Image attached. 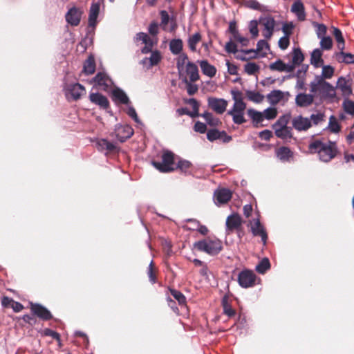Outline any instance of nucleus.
I'll use <instances>...</instances> for the list:
<instances>
[{
  "label": "nucleus",
  "instance_id": "43",
  "mask_svg": "<svg viewBox=\"0 0 354 354\" xmlns=\"http://www.w3.org/2000/svg\"><path fill=\"white\" fill-rule=\"evenodd\" d=\"M328 129L333 133H338L340 131L341 127L335 116L330 115L329 118Z\"/></svg>",
  "mask_w": 354,
  "mask_h": 354
},
{
  "label": "nucleus",
  "instance_id": "34",
  "mask_svg": "<svg viewBox=\"0 0 354 354\" xmlns=\"http://www.w3.org/2000/svg\"><path fill=\"white\" fill-rule=\"evenodd\" d=\"M336 58L339 62L347 64H354V54L344 53L343 50L336 54Z\"/></svg>",
  "mask_w": 354,
  "mask_h": 354
},
{
  "label": "nucleus",
  "instance_id": "15",
  "mask_svg": "<svg viewBox=\"0 0 354 354\" xmlns=\"http://www.w3.org/2000/svg\"><path fill=\"white\" fill-rule=\"evenodd\" d=\"M183 75L181 76L183 79L189 77L190 82H196L199 80L200 75L198 73V68L196 64L193 62H187L185 71L183 70Z\"/></svg>",
  "mask_w": 354,
  "mask_h": 354
},
{
  "label": "nucleus",
  "instance_id": "18",
  "mask_svg": "<svg viewBox=\"0 0 354 354\" xmlns=\"http://www.w3.org/2000/svg\"><path fill=\"white\" fill-rule=\"evenodd\" d=\"M90 101L98 106L100 109H106L109 106V102L107 97L99 93H91L89 95Z\"/></svg>",
  "mask_w": 354,
  "mask_h": 354
},
{
  "label": "nucleus",
  "instance_id": "10",
  "mask_svg": "<svg viewBox=\"0 0 354 354\" xmlns=\"http://www.w3.org/2000/svg\"><path fill=\"white\" fill-rule=\"evenodd\" d=\"M291 123L292 127L298 131H306L311 127L310 119L301 115L292 118Z\"/></svg>",
  "mask_w": 354,
  "mask_h": 354
},
{
  "label": "nucleus",
  "instance_id": "32",
  "mask_svg": "<svg viewBox=\"0 0 354 354\" xmlns=\"http://www.w3.org/2000/svg\"><path fill=\"white\" fill-rule=\"evenodd\" d=\"M277 137L283 140H289L292 138L291 127H285L274 129Z\"/></svg>",
  "mask_w": 354,
  "mask_h": 354
},
{
  "label": "nucleus",
  "instance_id": "63",
  "mask_svg": "<svg viewBox=\"0 0 354 354\" xmlns=\"http://www.w3.org/2000/svg\"><path fill=\"white\" fill-rule=\"evenodd\" d=\"M145 44V47L142 48L141 52L144 54H147L149 52H151L153 42L152 39L149 37L148 39L145 42H144Z\"/></svg>",
  "mask_w": 354,
  "mask_h": 354
},
{
  "label": "nucleus",
  "instance_id": "52",
  "mask_svg": "<svg viewBox=\"0 0 354 354\" xmlns=\"http://www.w3.org/2000/svg\"><path fill=\"white\" fill-rule=\"evenodd\" d=\"M263 119L266 120H272L277 117V111L276 108L274 107H269L266 109H265L263 112Z\"/></svg>",
  "mask_w": 354,
  "mask_h": 354
},
{
  "label": "nucleus",
  "instance_id": "42",
  "mask_svg": "<svg viewBox=\"0 0 354 354\" xmlns=\"http://www.w3.org/2000/svg\"><path fill=\"white\" fill-rule=\"evenodd\" d=\"M333 35L337 42V48L340 50H343L344 48V39L341 30L337 28L333 27Z\"/></svg>",
  "mask_w": 354,
  "mask_h": 354
},
{
  "label": "nucleus",
  "instance_id": "28",
  "mask_svg": "<svg viewBox=\"0 0 354 354\" xmlns=\"http://www.w3.org/2000/svg\"><path fill=\"white\" fill-rule=\"evenodd\" d=\"M160 60L161 55L160 52L158 50H155L151 52L150 57H146L144 59H142V63L143 64L147 65L148 68H150L153 66L157 65Z\"/></svg>",
  "mask_w": 354,
  "mask_h": 354
},
{
  "label": "nucleus",
  "instance_id": "51",
  "mask_svg": "<svg viewBox=\"0 0 354 354\" xmlns=\"http://www.w3.org/2000/svg\"><path fill=\"white\" fill-rule=\"evenodd\" d=\"M183 82L186 84L187 91L189 95H192L198 91V86L192 84L193 82L189 81L186 77L183 79Z\"/></svg>",
  "mask_w": 354,
  "mask_h": 354
},
{
  "label": "nucleus",
  "instance_id": "37",
  "mask_svg": "<svg viewBox=\"0 0 354 354\" xmlns=\"http://www.w3.org/2000/svg\"><path fill=\"white\" fill-rule=\"evenodd\" d=\"M97 147L100 151H111L115 149L114 144L110 142L106 139H100L97 142Z\"/></svg>",
  "mask_w": 354,
  "mask_h": 354
},
{
  "label": "nucleus",
  "instance_id": "60",
  "mask_svg": "<svg viewBox=\"0 0 354 354\" xmlns=\"http://www.w3.org/2000/svg\"><path fill=\"white\" fill-rule=\"evenodd\" d=\"M191 162L188 160H181L178 162L177 167L184 173H187L189 169L191 167Z\"/></svg>",
  "mask_w": 354,
  "mask_h": 354
},
{
  "label": "nucleus",
  "instance_id": "17",
  "mask_svg": "<svg viewBox=\"0 0 354 354\" xmlns=\"http://www.w3.org/2000/svg\"><path fill=\"white\" fill-rule=\"evenodd\" d=\"M250 225L251 231L253 235L261 236L262 242L263 243V244H266L268 236L263 226L260 223L259 219H254L253 221L250 222Z\"/></svg>",
  "mask_w": 354,
  "mask_h": 354
},
{
  "label": "nucleus",
  "instance_id": "20",
  "mask_svg": "<svg viewBox=\"0 0 354 354\" xmlns=\"http://www.w3.org/2000/svg\"><path fill=\"white\" fill-rule=\"evenodd\" d=\"M93 81L104 91H106L113 84L112 80L104 73L100 72L95 76Z\"/></svg>",
  "mask_w": 354,
  "mask_h": 354
},
{
  "label": "nucleus",
  "instance_id": "46",
  "mask_svg": "<svg viewBox=\"0 0 354 354\" xmlns=\"http://www.w3.org/2000/svg\"><path fill=\"white\" fill-rule=\"evenodd\" d=\"M304 57L300 48H295L292 51V62L293 64L299 65L304 61Z\"/></svg>",
  "mask_w": 354,
  "mask_h": 354
},
{
  "label": "nucleus",
  "instance_id": "14",
  "mask_svg": "<svg viewBox=\"0 0 354 354\" xmlns=\"http://www.w3.org/2000/svg\"><path fill=\"white\" fill-rule=\"evenodd\" d=\"M232 195L231 191L228 189H218L214 193V203L217 205L225 204L231 199Z\"/></svg>",
  "mask_w": 354,
  "mask_h": 354
},
{
  "label": "nucleus",
  "instance_id": "41",
  "mask_svg": "<svg viewBox=\"0 0 354 354\" xmlns=\"http://www.w3.org/2000/svg\"><path fill=\"white\" fill-rule=\"evenodd\" d=\"M277 156L281 160L286 161L292 156V152L289 148L282 147L277 150Z\"/></svg>",
  "mask_w": 354,
  "mask_h": 354
},
{
  "label": "nucleus",
  "instance_id": "7",
  "mask_svg": "<svg viewBox=\"0 0 354 354\" xmlns=\"http://www.w3.org/2000/svg\"><path fill=\"white\" fill-rule=\"evenodd\" d=\"M260 24L263 26V36L266 39H270L274 32L276 21L272 16H266L259 19Z\"/></svg>",
  "mask_w": 354,
  "mask_h": 354
},
{
  "label": "nucleus",
  "instance_id": "22",
  "mask_svg": "<svg viewBox=\"0 0 354 354\" xmlns=\"http://www.w3.org/2000/svg\"><path fill=\"white\" fill-rule=\"evenodd\" d=\"M82 12L81 11L73 7L71 8L66 15V21L71 26H77L81 19Z\"/></svg>",
  "mask_w": 354,
  "mask_h": 354
},
{
  "label": "nucleus",
  "instance_id": "27",
  "mask_svg": "<svg viewBox=\"0 0 354 354\" xmlns=\"http://www.w3.org/2000/svg\"><path fill=\"white\" fill-rule=\"evenodd\" d=\"M203 73L209 77H213L216 73V68L207 60L198 62Z\"/></svg>",
  "mask_w": 354,
  "mask_h": 354
},
{
  "label": "nucleus",
  "instance_id": "40",
  "mask_svg": "<svg viewBox=\"0 0 354 354\" xmlns=\"http://www.w3.org/2000/svg\"><path fill=\"white\" fill-rule=\"evenodd\" d=\"M322 74L320 75H315V77H321L322 78V80H324L326 79H330L334 75V72H335L334 68L330 65H325V66L322 65Z\"/></svg>",
  "mask_w": 354,
  "mask_h": 354
},
{
  "label": "nucleus",
  "instance_id": "21",
  "mask_svg": "<svg viewBox=\"0 0 354 354\" xmlns=\"http://www.w3.org/2000/svg\"><path fill=\"white\" fill-rule=\"evenodd\" d=\"M31 310L38 317L44 320H49L52 318L50 312L40 304H31Z\"/></svg>",
  "mask_w": 354,
  "mask_h": 354
},
{
  "label": "nucleus",
  "instance_id": "13",
  "mask_svg": "<svg viewBox=\"0 0 354 354\" xmlns=\"http://www.w3.org/2000/svg\"><path fill=\"white\" fill-rule=\"evenodd\" d=\"M85 93L86 90L84 86L79 83L70 84L66 88V96H71V97L75 100L80 99V97Z\"/></svg>",
  "mask_w": 354,
  "mask_h": 354
},
{
  "label": "nucleus",
  "instance_id": "3",
  "mask_svg": "<svg viewBox=\"0 0 354 354\" xmlns=\"http://www.w3.org/2000/svg\"><path fill=\"white\" fill-rule=\"evenodd\" d=\"M231 93L234 103L232 108L228 111L227 114L232 117V120L235 124H241L246 121L244 117L246 104L243 101L241 92L232 91Z\"/></svg>",
  "mask_w": 354,
  "mask_h": 354
},
{
  "label": "nucleus",
  "instance_id": "6",
  "mask_svg": "<svg viewBox=\"0 0 354 354\" xmlns=\"http://www.w3.org/2000/svg\"><path fill=\"white\" fill-rule=\"evenodd\" d=\"M256 274L250 270H243L238 275V283L243 288L252 287L255 284Z\"/></svg>",
  "mask_w": 354,
  "mask_h": 354
},
{
  "label": "nucleus",
  "instance_id": "9",
  "mask_svg": "<svg viewBox=\"0 0 354 354\" xmlns=\"http://www.w3.org/2000/svg\"><path fill=\"white\" fill-rule=\"evenodd\" d=\"M289 97V92L280 90H273L267 95L268 100L272 105H276L279 102L284 104L288 102Z\"/></svg>",
  "mask_w": 354,
  "mask_h": 354
},
{
  "label": "nucleus",
  "instance_id": "49",
  "mask_svg": "<svg viewBox=\"0 0 354 354\" xmlns=\"http://www.w3.org/2000/svg\"><path fill=\"white\" fill-rule=\"evenodd\" d=\"M342 104L344 111L350 115H354V102L349 100L348 97H344Z\"/></svg>",
  "mask_w": 354,
  "mask_h": 354
},
{
  "label": "nucleus",
  "instance_id": "45",
  "mask_svg": "<svg viewBox=\"0 0 354 354\" xmlns=\"http://www.w3.org/2000/svg\"><path fill=\"white\" fill-rule=\"evenodd\" d=\"M270 267V264L268 259L264 258L256 266V270L260 274H264Z\"/></svg>",
  "mask_w": 354,
  "mask_h": 354
},
{
  "label": "nucleus",
  "instance_id": "54",
  "mask_svg": "<svg viewBox=\"0 0 354 354\" xmlns=\"http://www.w3.org/2000/svg\"><path fill=\"white\" fill-rule=\"evenodd\" d=\"M171 295L176 299L180 305H185L186 303V298L180 291L171 289Z\"/></svg>",
  "mask_w": 354,
  "mask_h": 354
},
{
  "label": "nucleus",
  "instance_id": "26",
  "mask_svg": "<svg viewBox=\"0 0 354 354\" xmlns=\"http://www.w3.org/2000/svg\"><path fill=\"white\" fill-rule=\"evenodd\" d=\"M112 98L115 103L129 104V99L127 94L120 88H115L112 92Z\"/></svg>",
  "mask_w": 354,
  "mask_h": 354
},
{
  "label": "nucleus",
  "instance_id": "36",
  "mask_svg": "<svg viewBox=\"0 0 354 354\" xmlns=\"http://www.w3.org/2000/svg\"><path fill=\"white\" fill-rule=\"evenodd\" d=\"M201 40V35L200 32H196L192 36H189L187 39V44L189 49L192 52L196 50V46Z\"/></svg>",
  "mask_w": 354,
  "mask_h": 354
},
{
  "label": "nucleus",
  "instance_id": "55",
  "mask_svg": "<svg viewBox=\"0 0 354 354\" xmlns=\"http://www.w3.org/2000/svg\"><path fill=\"white\" fill-rule=\"evenodd\" d=\"M247 97L250 101L256 103L261 102L263 99V96L262 95L255 91H248Z\"/></svg>",
  "mask_w": 354,
  "mask_h": 354
},
{
  "label": "nucleus",
  "instance_id": "16",
  "mask_svg": "<svg viewBox=\"0 0 354 354\" xmlns=\"http://www.w3.org/2000/svg\"><path fill=\"white\" fill-rule=\"evenodd\" d=\"M207 138L211 142L219 140L223 143H227L232 140L231 136H227L225 131H220L216 129L209 130L207 133Z\"/></svg>",
  "mask_w": 354,
  "mask_h": 354
},
{
  "label": "nucleus",
  "instance_id": "5",
  "mask_svg": "<svg viewBox=\"0 0 354 354\" xmlns=\"http://www.w3.org/2000/svg\"><path fill=\"white\" fill-rule=\"evenodd\" d=\"M152 165L161 172H170L175 169L174 154L165 151L162 156V162L152 161Z\"/></svg>",
  "mask_w": 354,
  "mask_h": 354
},
{
  "label": "nucleus",
  "instance_id": "47",
  "mask_svg": "<svg viewBox=\"0 0 354 354\" xmlns=\"http://www.w3.org/2000/svg\"><path fill=\"white\" fill-rule=\"evenodd\" d=\"M311 121V126L318 125L325 120V115L322 112H317L316 113L311 114L310 117L308 118Z\"/></svg>",
  "mask_w": 354,
  "mask_h": 354
},
{
  "label": "nucleus",
  "instance_id": "33",
  "mask_svg": "<svg viewBox=\"0 0 354 354\" xmlns=\"http://www.w3.org/2000/svg\"><path fill=\"white\" fill-rule=\"evenodd\" d=\"M95 71V62L93 56H89L85 61L83 66L82 73L88 75L94 73Z\"/></svg>",
  "mask_w": 354,
  "mask_h": 354
},
{
  "label": "nucleus",
  "instance_id": "8",
  "mask_svg": "<svg viewBox=\"0 0 354 354\" xmlns=\"http://www.w3.org/2000/svg\"><path fill=\"white\" fill-rule=\"evenodd\" d=\"M339 89L344 97H348L353 92L352 80L349 77L341 76L337 79L335 89Z\"/></svg>",
  "mask_w": 354,
  "mask_h": 354
},
{
  "label": "nucleus",
  "instance_id": "2",
  "mask_svg": "<svg viewBox=\"0 0 354 354\" xmlns=\"http://www.w3.org/2000/svg\"><path fill=\"white\" fill-rule=\"evenodd\" d=\"M308 149L310 153H317L320 160L328 162L334 158L337 153V147L334 142H323L315 140L309 144Z\"/></svg>",
  "mask_w": 354,
  "mask_h": 354
},
{
  "label": "nucleus",
  "instance_id": "31",
  "mask_svg": "<svg viewBox=\"0 0 354 354\" xmlns=\"http://www.w3.org/2000/svg\"><path fill=\"white\" fill-rule=\"evenodd\" d=\"M183 43L180 39H173L169 42V50L173 55H179L182 53Z\"/></svg>",
  "mask_w": 354,
  "mask_h": 354
},
{
  "label": "nucleus",
  "instance_id": "19",
  "mask_svg": "<svg viewBox=\"0 0 354 354\" xmlns=\"http://www.w3.org/2000/svg\"><path fill=\"white\" fill-rule=\"evenodd\" d=\"M226 232L230 234L234 230H237L241 225V218L237 214H233L227 216L226 219Z\"/></svg>",
  "mask_w": 354,
  "mask_h": 354
},
{
  "label": "nucleus",
  "instance_id": "11",
  "mask_svg": "<svg viewBox=\"0 0 354 354\" xmlns=\"http://www.w3.org/2000/svg\"><path fill=\"white\" fill-rule=\"evenodd\" d=\"M208 106L216 113H223L227 106V101L223 98L210 97L207 99Z\"/></svg>",
  "mask_w": 354,
  "mask_h": 354
},
{
  "label": "nucleus",
  "instance_id": "62",
  "mask_svg": "<svg viewBox=\"0 0 354 354\" xmlns=\"http://www.w3.org/2000/svg\"><path fill=\"white\" fill-rule=\"evenodd\" d=\"M289 37L290 36H285L284 35L283 37H281L279 39L278 44H279V47L281 50H286L289 46V45H290Z\"/></svg>",
  "mask_w": 354,
  "mask_h": 354
},
{
  "label": "nucleus",
  "instance_id": "57",
  "mask_svg": "<svg viewBox=\"0 0 354 354\" xmlns=\"http://www.w3.org/2000/svg\"><path fill=\"white\" fill-rule=\"evenodd\" d=\"M147 275L151 283H155L156 282V274L153 261H151L149 265Z\"/></svg>",
  "mask_w": 354,
  "mask_h": 354
},
{
  "label": "nucleus",
  "instance_id": "35",
  "mask_svg": "<svg viewBox=\"0 0 354 354\" xmlns=\"http://www.w3.org/2000/svg\"><path fill=\"white\" fill-rule=\"evenodd\" d=\"M178 57L176 59V66L178 70L180 76L183 75V70L185 68V65L187 64L188 61V56L187 54L184 53H181L179 55H178Z\"/></svg>",
  "mask_w": 354,
  "mask_h": 354
},
{
  "label": "nucleus",
  "instance_id": "61",
  "mask_svg": "<svg viewBox=\"0 0 354 354\" xmlns=\"http://www.w3.org/2000/svg\"><path fill=\"white\" fill-rule=\"evenodd\" d=\"M127 113L128 114V115L129 117H131L136 123L138 124H140L141 123L138 115H137V113L135 110V109L131 106H129L128 108H127Z\"/></svg>",
  "mask_w": 354,
  "mask_h": 354
},
{
  "label": "nucleus",
  "instance_id": "23",
  "mask_svg": "<svg viewBox=\"0 0 354 354\" xmlns=\"http://www.w3.org/2000/svg\"><path fill=\"white\" fill-rule=\"evenodd\" d=\"M315 95L306 93H299L296 95L295 103L299 107H307L313 104Z\"/></svg>",
  "mask_w": 354,
  "mask_h": 354
},
{
  "label": "nucleus",
  "instance_id": "44",
  "mask_svg": "<svg viewBox=\"0 0 354 354\" xmlns=\"http://www.w3.org/2000/svg\"><path fill=\"white\" fill-rule=\"evenodd\" d=\"M290 115H284L281 116L277 121L272 125L273 129L288 127V123Z\"/></svg>",
  "mask_w": 354,
  "mask_h": 354
},
{
  "label": "nucleus",
  "instance_id": "38",
  "mask_svg": "<svg viewBox=\"0 0 354 354\" xmlns=\"http://www.w3.org/2000/svg\"><path fill=\"white\" fill-rule=\"evenodd\" d=\"M248 115L252 120L253 122L257 124L262 122L264 120L262 112L257 111L252 109L248 110Z\"/></svg>",
  "mask_w": 354,
  "mask_h": 354
},
{
  "label": "nucleus",
  "instance_id": "53",
  "mask_svg": "<svg viewBox=\"0 0 354 354\" xmlns=\"http://www.w3.org/2000/svg\"><path fill=\"white\" fill-rule=\"evenodd\" d=\"M313 25L315 28H316V34L318 38L325 37L324 35L326 33L327 28L324 24L313 22Z\"/></svg>",
  "mask_w": 354,
  "mask_h": 354
},
{
  "label": "nucleus",
  "instance_id": "30",
  "mask_svg": "<svg viewBox=\"0 0 354 354\" xmlns=\"http://www.w3.org/2000/svg\"><path fill=\"white\" fill-rule=\"evenodd\" d=\"M322 53L319 48L313 50L310 55V64L315 68L321 67L324 64V60L322 58Z\"/></svg>",
  "mask_w": 354,
  "mask_h": 354
},
{
  "label": "nucleus",
  "instance_id": "4",
  "mask_svg": "<svg viewBox=\"0 0 354 354\" xmlns=\"http://www.w3.org/2000/svg\"><path fill=\"white\" fill-rule=\"evenodd\" d=\"M194 247L198 251L214 256L222 250V243L218 239H205L194 243Z\"/></svg>",
  "mask_w": 354,
  "mask_h": 354
},
{
  "label": "nucleus",
  "instance_id": "39",
  "mask_svg": "<svg viewBox=\"0 0 354 354\" xmlns=\"http://www.w3.org/2000/svg\"><path fill=\"white\" fill-rule=\"evenodd\" d=\"M201 116L204 118L207 123L210 126L217 127L221 123L219 119L214 117L211 113L205 112Z\"/></svg>",
  "mask_w": 354,
  "mask_h": 354
},
{
  "label": "nucleus",
  "instance_id": "24",
  "mask_svg": "<svg viewBox=\"0 0 354 354\" xmlns=\"http://www.w3.org/2000/svg\"><path fill=\"white\" fill-rule=\"evenodd\" d=\"M101 1L98 0L97 2H93L89 10L88 15V24L90 26H95L97 23V18L100 12V4L102 3Z\"/></svg>",
  "mask_w": 354,
  "mask_h": 354
},
{
  "label": "nucleus",
  "instance_id": "1",
  "mask_svg": "<svg viewBox=\"0 0 354 354\" xmlns=\"http://www.w3.org/2000/svg\"><path fill=\"white\" fill-rule=\"evenodd\" d=\"M310 93L321 100L333 102L337 96L335 87L321 77H315L310 84Z\"/></svg>",
  "mask_w": 354,
  "mask_h": 354
},
{
  "label": "nucleus",
  "instance_id": "59",
  "mask_svg": "<svg viewBox=\"0 0 354 354\" xmlns=\"http://www.w3.org/2000/svg\"><path fill=\"white\" fill-rule=\"evenodd\" d=\"M250 32L252 37L255 38L259 35L258 23L256 20H252L249 24Z\"/></svg>",
  "mask_w": 354,
  "mask_h": 354
},
{
  "label": "nucleus",
  "instance_id": "64",
  "mask_svg": "<svg viewBox=\"0 0 354 354\" xmlns=\"http://www.w3.org/2000/svg\"><path fill=\"white\" fill-rule=\"evenodd\" d=\"M194 129L196 132L204 133L206 131L207 127L205 124L197 121L194 124Z\"/></svg>",
  "mask_w": 354,
  "mask_h": 354
},
{
  "label": "nucleus",
  "instance_id": "58",
  "mask_svg": "<svg viewBox=\"0 0 354 354\" xmlns=\"http://www.w3.org/2000/svg\"><path fill=\"white\" fill-rule=\"evenodd\" d=\"M320 39V46L322 49L329 50L332 48L333 41L330 37H323Z\"/></svg>",
  "mask_w": 354,
  "mask_h": 354
},
{
  "label": "nucleus",
  "instance_id": "56",
  "mask_svg": "<svg viewBox=\"0 0 354 354\" xmlns=\"http://www.w3.org/2000/svg\"><path fill=\"white\" fill-rule=\"evenodd\" d=\"M270 69L272 71H285L286 70V64H284L281 60L278 59L276 62L270 64Z\"/></svg>",
  "mask_w": 354,
  "mask_h": 354
},
{
  "label": "nucleus",
  "instance_id": "50",
  "mask_svg": "<svg viewBox=\"0 0 354 354\" xmlns=\"http://www.w3.org/2000/svg\"><path fill=\"white\" fill-rule=\"evenodd\" d=\"M259 69V66L254 62H248L244 66L245 72L250 75H254Z\"/></svg>",
  "mask_w": 354,
  "mask_h": 354
},
{
  "label": "nucleus",
  "instance_id": "12",
  "mask_svg": "<svg viewBox=\"0 0 354 354\" xmlns=\"http://www.w3.org/2000/svg\"><path fill=\"white\" fill-rule=\"evenodd\" d=\"M115 133L118 140L123 142L133 136V130L129 125L117 124L115 129Z\"/></svg>",
  "mask_w": 354,
  "mask_h": 354
},
{
  "label": "nucleus",
  "instance_id": "48",
  "mask_svg": "<svg viewBox=\"0 0 354 354\" xmlns=\"http://www.w3.org/2000/svg\"><path fill=\"white\" fill-rule=\"evenodd\" d=\"M247 6L252 10H259L261 12L267 11V7L261 4L257 0H250L247 2Z\"/></svg>",
  "mask_w": 354,
  "mask_h": 354
},
{
  "label": "nucleus",
  "instance_id": "29",
  "mask_svg": "<svg viewBox=\"0 0 354 354\" xmlns=\"http://www.w3.org/2000/svg\"><path fill=\"white\" fill-rule=\"evenodd\" d=\"M291 11L297 15L299 20L304 21L305 19L306 13L304 6L300 1H295L292 4Z\"/></svg>",
  "mask_w": 354,
  "mask_h": 354
},
{
  "label": "nucleus",
  "instance_id": "25",
  "mask_svg": "<svg viewBox=\"0 0 354 354\" xmlns=\"http://www.w3.org/2000/svg\"><path fill=\"white\" fill-rule=\"evenodd\" d=\"M263 49L269 50V44L266 41L261 39L257 42L256 50H242L241 53L245 55L251 54L249 58H256L258 53L261 52Z\"/></svg>",
  "mask_w": 354,
  "mask_h": 354
}]
</instances>
